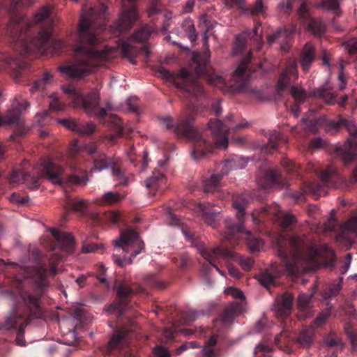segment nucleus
Wrapping results in <instances>:
<instances>
[{"label":"nucleus","mask_w":357,"mask_h":357,"mask_svg":"<svg viewBox=\"0 0 357 357\" xmlns=\"http://www.w3.org/2000/svg\"><path fill=\"white\" fill-rule=\"evenodd\" d=\"M58 123L63 126L67 129L76 133L79 121L73 119H63L57 120Z\"/></svg>","instance_id":"nucleus-51"},{"label":"nucleus","mask_w":357,"mask_h":357,"mask_svg":"<svg viewBox=\"0 0 357 357\" xmlns=\"http://www.w3.org/2000/svg\"><path fill=\"white\" fill-rule=\"evenodd\" d=\"M314 59V47L311 43H307L301 54V64L304 72H308Z\"/></svg>","instance_id":"nucleus-23"},{"label":"nucleus","mask_w":357,"mask_h":357,"mask_svg":"<svg viewBox=\"0 0 357 357\" xmlns=\"http://www.w3.org/2000/svg\"><path fill=\"white\" fill-rule=\"evenodd\" d=\"M105 11L104 5H100L98 9L87 7L82 9L76 33L74 63L59 67L63 75L73 79H81L114 58L116 52L115 47H106L98 52L91 47L102 41L100 33L105 29L102 20Z\"/></svg>","instance_id":"nucleus-1"},{"label":"nucleus","mask_w":357,"mask_h":357,"mask_svg":"<svg viewBox=\"0 0 357 357\" xmlns=\"http://www.w3.org/2000/svg\"><path fill=\"white\" fill-rule=\"evenodd\" d=\"M50 231L57 240L59 245L68 252H72L75 247V239L70 234L62 233L56 229L51 228Z\"/></svg>","instance_id":"nucleus-21"},{"label":"nucleus","mask_w":357,"mask_h":357,"mask_svg":"<svg viewBox=\"0 0 357 357\" xmlns=\"http://www.w3.org/2000/svg\"><path fill=\"white\" fill-rule=\"evenodd\" d=\"M247 163L248 160L245 158L236 157L235 158L227 160L223 166L230 169H238L245 167Z\"/></svg>","instance_id":"nucleus-41"},{"label":"nucleus","mask_w":357,"mask_h":357,"mask_svg":"<svg viewBox=\"0 0 357 357\" xmlns=\"http://www.w3.org/2000/svg\"><path fill=\"white\" fill-rule=\"evenodd\" d=\"M281 135L280 132L276 130H273L269 134L268 137V146L271 149H276L277 143L280 139Z\"/></svg>","instance_id":"nucleus-57"},{"label":"nucleus","mask_w":357,"mask_h":357,"mask_svg":"<svg viewBox=\"0 0 357 357\" xmlns=\"http://www.w3.org/2000/svg\"><path fill=\"white\" fill-rule=\"evenodd\" d=\"M346 333L350 340L353 349L357 351V333L353 331L347 330Z\"/></svg>","instance_id":"nucleus-63"},{"label":"nucleus","mask_w":357,"mask_h":357,"mask_svg":"<svg viewBox=\"0 0 357 357\" xmlns=\"http://www.w3.org/2000/svg\"><path fill=\"white\" fill-rule=\"evenodd\" d=\"M130 330L121 328L115 331L109 342V349L110 350L115 349L121 345L123 341L127 338Z\"/></svg>","instance_id":"nucleus-28"},{"label":"nucleus","mask_w":357,"mask_h":357,"mask_svg":"<svg viewBox=\"0 0 357 357\" xmlns=\"http://www.w3.org/2000/svg\"><path fill=\"white\" fill-rule=\"evenodd\" d=\"M207 82L209 84L213 86H220L224 84L225 81L222 76L217 75H211L207 79Z\"/></svg>","instance_id":"nucleus-59"},{"label":"nucleus","mask_w":357,"mask_h":357,"mask_svg":"<svg viewBox=\"0 0 357 357\" xmlns=\"http://www.w3.org/2000/svg\"><path fill=\"white\" fill-rule=\"evenodd\" d=\"M289 76H294L295 79L298 77L296 70V61L294 59H289L287 61L286 69L280 75L277 82V89L279 91L285 89L290 82Z\"/></svg>","instance_id":"nucleus-18"},{"label":"nucleus","mask_w":357,"mask_h":357,"mask_svg":"<svg viewBox=\"0 0 357 357\" xmlns=\"http://www.w3.org/2000/svg\"><path fill=\"white\" fill-rule=\"evenodd\" d=\"M295 31L296 26H293L290 30L280 29L268 38V42L271 45L275 42H281L283 39H288Z\"/></svg>","instance_id":"nucleus-32"},{"label":"nucleus","mask_w":357,"mask_h":357,"mask_svg":"<svg viewBox=\"0 0 357 357\" xmlns=\"http://www.w3.org/2000/svg\"><path fill=\"white\" fill-rule=\"evenodd\" d=\"M112 175L114 176V181L116 182V185L120 186L128 185L129 181L133 179L132 175H126L122 169L118 165L113 167L112 170Z\"/></svg>","instance_id":"nucleus-30"},{"label":"nucleus","mask_w":357,"mask_h":357,"mask_svg":"<svg viewBox=\"0 0 357 357\" xmlns=\"http://www.w3.org/2000/svg\"><path fill=\"white\" fill-rule=\"evenodd\" d=\"M52 77V75L50 73H46L44 75L43 79L36 81L33 83L31 91L33 93L35 91L40 90L43 88L44 83H48Z\"/></svg>","instance_id":"nucleus-56"},{"label":"nucleus","mask_w":357,"mask_h":357,"mask_svg":"<svg viewBox=\"0 0 357 357\" xmlns=\"http://www.w3.org/2000/svg\"><path fill=\"white\" fill-rule=\"evenodd\" d=\"M245 204L246 203L245 200L240 202L236 199L234 201L233 206L237 211L236 218L238 222L237 224L233 223L231 218H227L225 220L226 231L224 236V240L231 239V238L236 233L245 234L248 236L246 239L248 241V248L252 252H255L259 250L260 248L262 246V243L259 239L250 238L251 231L245 229L244 227L243 218L245 213Z\"/></svg>","instance_id":"nucleus-7"},{"label":"nucleus","mask_w":357,"mask_h":357,"mask_svg":"<svg viewBox=\"0 0 357 357\" xmlns=\"http://www.w3.org/2000/svg\"><path fill=\"white\" fill-rule=\"evenodd\" d=\"M275 243L279 248L278 255L291 274L300 271V263L303 271H312L321 266L322 258L334 257L333 251L326 245L319 249L314 246L308 248L310 241L304 236L295 235L287 238L280 235Z\"/></svg>","instance_id":"nucleus-3"},{"label":"nucleus","mask_w":357,"mask_h":357,"mask_svg":"<svg viewBox=\"0 0 357 357\" xmlns=\"http://www.w3.org/2000/svg\"><path fill=\"white\" fill-rule=\"evenodd\" d=\"M340 282L337 284L331 287L324 294V298L326 300L331 299L332 297L336 296L340 291L342 288L341 282L342 278H340Z\"/></svg>","instance_id":"nucleus-52"},{"label":"nucleus","mask_w":357,"mask_h":357,"mask_svg":"<svg viewBox=\"0 0 357 357\" xmlns=\"http://www.w3.org/2000/svg\"><path fill=\"white\" fill-rule=\"evenodd\" d=\"M326 121L324 116H321L317 119L309 120L305 118L302 119V123L303 124V129L309 132H316L319 127L321 126Z\"/></svg>","instance_id":"nucleus-33"},{"label":"nucleus","mask_w":357,"mask_h":357,"mask_svg":"<svg viewBox=\"0 0 357 357\" xmlns=\"http://www.w3.org/2000/svg\"><path fill=\"white\" fill-rule=\"evenodd\" d=\"M244 301L233 302L230 303L225 310L221 320L223 324H229L234 319L241 314L244 311Z\"/></svg>","instance_id":"nucleus-19"},{"label":"nucleus","mask_w":357,"mask_h":357,"mask_svg":"<svg viewBox=\"0 0 357 357\" xmlns=\"http://www.w3.org/2000/svg\"><path fill=\"white\" fill-rule=\"evenodd\" d=\"M39 298L27 292L20 294V301L15 306L13 312L6 319L3 325L0 328L6 330L13 329L17 325L22 324L29 317H38L40 314Z\"/></svg>","instance_id":"nucleus-5"},{"label":"nucleus","mask_w":357,"mask_h":357,"mask_svg":"<svg viewBox=\"0 0 357 357\" xmlns=\"http://www.w3.org/2000/svg\"><path fill=\"white\" fill-rule=\"evenodd\" d=\"M40 176L47 178L54 184H60L62 181L63 169L61 167L50 160H44L37 167Z\"/></svg>","instance_id":"nucleus-14"},{"label":"nucleus","mask_w":357,"mask_h":357,"mask_svg":"<svg viewBox=\"0 0 357 357\" xmlns=\"http://www.w3.org/2000/svg\"><path fill=\"white\" fill-rule=\"evenodd\" d=\"M193 118L191 116L183 119L176 126L178 133L185 138L195 142L192 155L195 160L204 158L206 153L211 151V146L202 138L197 130L192 125Z\"/></svg>","instance_id":"nucleus-8"},{"label":"nucleus","mask_w":357,"mask_h":357,"mask_svg":"<svg viewBox=\"0 0 357 357\" xmlns=\"http://www.w3.org/2000/svg\"><path fill=\"white\" fill-rule=\"evenodd\" d=\"M125 307L122 303H114L107 309V311L110 313H116L118 317H120L123 315Z\"/></svg>","instance_id":"nucleus-60"},{"label":"nucleus","mask_w":357,"mask_h":357,"mask_svg":"<svg viewBox=\"0 0 357 357\" xmlns=\"http://www.w3.org/2000/svg\"><path fill=\"white\" fill-rule=\"evenodd\" d=\"M162 15L163 17V22L162 24V32L165 36V39L172 42L173 44L178 45L181 49L183 50L185 52H189L190 49L188 47H184L181 44L176 43L174 41L171 40V36L169 35V29L172 24V13L168 10H165L162 12Z\"/></svg>","instance_id":"nucleus-24"},{"label":"nucleus","mask_w":357,"mask_h":357,"mask_svg":"<svg viewBox=\"0 0 357 357\" xmlns=\"http://www.w3.org/2000/svg\"><path fill=\"white\" fill-rule=\"evenodd\" d=\"M346 47L350 54L357 53V41L356 40L353 39L347 42Z\"/></svg>","instance_id":"nucleus-64"},{"label":"nucleus","mask_w":357,"mask_h":357,"mask_svg":"<svg viewBox=\"0 0 357 357\" xmlns=\"http://www.w3.org/2000/svg\"><path fill=\"white\" fill-rule=\"evenodd\" d=\"M203 311H195L190 310L188 312V314L184 317V324H188L190 322L193 321L195 319H197L200 314H203Z\"/></svg>","instance_id":"nucleus-62"},{"label":"nucleus","mask_w":357,"mask_h":357,"mask_svg":"<svg viewBox=\"0 0 357 357\" xmlns=\"http://www.w3.org/2000/svg\"><path fill=\"white\" fill-rule=\"evenodd\" d=\"M112 121L114 123L116 134L115 135H109L106 137V138L109 142H113L117 136H119L122 132V124L121 121L116 116H111Z\"/></svg>","instance_id":"nucleus-50"},{"label":"nucleus","mask_w":357,"mask_h":357,"mask_svg":"<svg viewBox=\"0 0 357 357\" xmlns=\"http://www.w3.org/2000/svg\"><path fill=\"white\" fill-rule=\"evenodd\" d=\"M245 13L250 14L251 15H257L264 13V8L262 0H257L255 3L244 10Z\"/></svg>","instance_id":"nucleus-47"},{"label":"nucleus","mask_w":357,"mask_h":357,"mask_svg":"<svg viewBox=\"0 0 357 357\" xmlns=\"http://www.w3.org/2000/svg\"><path fill=\"white\" fill-rule=\"evenodd\" d=\"M290 93L297 103L303 102L307 98V94L303 88L292 86L289 89Z\"/></svg>","instance_id":"nucleus-43"},{"label":"nucleus","mask_w":357,"mask_h":357,"mask_svg":"<svg viewBox=\"0 0 357 357\" xmlns=\"http://www.w3.org/2000/svg\"><path fill=\"white\" fill-rule=\"evenodd\" d=\"M294 298L293 294L285 293L276 301L274 307L278 316H287L291 313Z\"/></svg>","instance_id":"nucleus-20"},{"label":"nucleus","mask_w":357,"mask_h":357,"mask_svg":"<svg viewBox=\"0 0 357 357\" xmlns=\"http://www.w3.org/2000/svg\"><path fill=\"white\" fill-rule=\"evenodd\" d=\"M138 18L136 8L132 6L128 10H123L117 22L110 26V30L114 34H117L123 31L129 29Z\"/></svg>","instance_id":"nucleus-16"},{"label":"nucleus","mask_w":357,"mask_h":357,"mask_svg":"<svg viewBox=\"0 0 357 357\" xmlns=\"http://www.w3.org/2000/svg\"><path fill=\"white\" fill-rule=\"evenodd\" d=\"M324 344L330 347H339L341 349L344 347L342 341L335 333H330L324 337Z\"/></svg>","instance_id":"nucleus-45"},{"label":"nucleus","mask_w":357,"mask_h":357,"mask_svg":"<svg viewBox=\"0 0 357 357\" xmlns=\"http://www.w3.org/2000/svg\"><path fill=\"white\" fill-rule=\"evenodd\" d=\"M117 291L118 296L121 299L127 298L134 292V291L126 282H123L119 285Z\"/></svg>","instance_id":"nucleus-54"},{"label":"nucleus","mask_w":357,"mask_h":357,"mask_svg":"<svg viewBox=\"0 0 357 357\" xmlns=\"http://www.w3.org/2000/svg\"><path fill=\"white\" fill-rule=\"evenodd\" d=\"M342 229L357 234V214L344 223Z\"/></svg>","instance_id":"nucleus-53"},{"label":"nucleus","mask_w":357,"mask_h":357,"mask_svg":"<svg viewBox=\"0 0 357 357\" xmlns=\"http://www.w3.org/2000/svg\"><path fill=\"white\" fill-rule=\"evenodd\" d=\"M225 293L227 295H231L234 298L244 299L245 298L243 291L234 287H229L226 289L225 290Z\"/></svg>","instance_id":"nucleus-61"},{"label":"nucleus","mask_w":357,"mask_h":357,"mask_svg":"<svg viewBox=\"0 0 357 357\" xmlns=\"http://www.w3.org/2000/svg\"><path fill=\"white\" fill-rule=\"evenodd\" d=\"M342 0H322L319 7L329 11L335 12L337 15L341 13L340 5Z\"/></svg>","instance_id":"nucleus-39"},{"label":"nucleus","mask_w":357,"mask_h":357,"mask_svg":"<svg viewBox=\"0 0 357 357\" xmlns=\"http://www.w3.org/2000/svg\"><path fill=\"white\" fill-rule=\"evenodd\" d=\"M50 109L53 111H63L66 105L59 100L56 93H52L50 96Z\"/></svg>","instance_id":"nucleus-48"},{"label":"nucleus","mask_w":357,"mask_h":357,"mask_svg":"<svg viewBox=\"0 0 357 357\" xmlns=\"http://www.w3.org/2000/svg\"><path fill=\"white\" fill-rule=\"evenodd\" d=\"M320 180L321 183H311L309 186L310 191L317 198L327 194L325 188L347 187L346 181L337 174L336 169L333 167H328L321 173Z\"/></svg>","instance_id":"nucleus-10"},{"label":"nucleus","mask_w":357,"mask_h":357,"mask_svg":"<svg viewBox=\"0 0 357 357\" xmlns=\"http://www.w3.org/2000/svg\"><path fill=\"white\" fill-rule=\"evenodd\" d=\"M213 205L211 203H208L206 205L199 204L197 206V211L204 222L215 228L218 225L216 215L220 213V211L213 209Z\"/></svg>","instance_id":"nucleus-17"},{"label":"nucleus","mask_w":357,"mask_h":357,"mask_svg":"<svg viewBox=\"0 0 357 357\" xmlns=\"http://www.w3.org/2000/svg\"><path fill=\"white\" fill-rule=\"evenodd\" d=\"M317 286L314 285L313 290L310 294L302 293L298 297V306L299 309L302 311H305L307 310L309 306L310 301L311 298L314 296L316 291Z\"/></svg>","instance_id":"nucleus-40"},{"label":"nucleus","mask_w":357,"mask_h":357,"mask_svg":"<svg viewBox=\"0 0 357 357\" xmlns=\"http://www.w3.org/2000/svg\"><path fill=\"white\" fill-rule=\"evenodd\" d=\"M342 126H344L350 134V137L347 139L349 151L344 154L343 158L346 161L357 159V126L352 120H347L341 116L337 121H331L326 125V130L336 132Z\"/></svg>","instance_id":"nucleus-9"},{"label":"nucleus","mask_w":357,"mask_h":357,"mask_svg":"<svg viewBox=\"0 0 357 357\" xmlns=\"http://www.w3.org/2000/svg\"><path fill=\"white\" fill-rule=\"evenodd\" d=\"M48 271L45 266L40 265L34 268L33 277L37 278L36 282L40 285H45V281L47 277Z\"/></svg>","instance_id":"nucleus-44"},{"label":"nucleus","mask_w":357,"mask_h":357,"mask_svg":"<svg viewBox=\"0 0 357 357\" xmlns=\"http://www.w3.org/2000/svg\"><path fill=\"white\" fill-rule=\"evenodd\" d=\"M278 176L279 174L277 171L274 169H268L265 173V179L266 183L263 184L259 181L258 184L261 188L268 189L277 183Z\"/></svg>","instance_id":"nucleus-38"},{"label":"nucleus","mask_w":357,"mask_h":357,"mask_svg":"<svg viewBox=\"0 0 357 357\" xmlns=\"http://www.w3.org/2000/svg\"><path fill=\"white\" fill-rule=\"evenodd\" d=\"M10 1L9 12L10 13V17L8 25V31L10 34L14 35V36L18 33L21 35L22 32H26L27 29L33 24L43 22L45 25V27L39 33L37 38L31 39L29 43L26 42L24 44L26 52H40L43 54H53L54 51H61L66 47L61 39L50 40L51 26L53 24L50 6H45L40 8L35 13L33 19L31 20L25 18L22 13H15V9L20 4L22 6L29 5V0H10Z\"/></svg>","instance_id":"nucleus-2"},{"label":"nucleus","mask_w":357,"mask_h":357,"mask_svg":"<svg viewBox=\"0 0 357 357\" xmlns=\"http://www.w3.org/2000/svg\"><path fill=\"white\" fill-rule=\"evenodd\" d=\"M258 281L262 286L268 288L273 283L274 278L268 273H262L258 276Z\"/></svg>","instance_id":"nucleus-55"},{"label":"nucleus","mask_w":357,"mask_h":357,"mask_svg":"<svg viewBox=\"0 0 357 357\" xmlns=\"http://www.w3.org/2000/svg\"><path fill=\"white\" fill-rule=\"evenodd\" d=\"M63 91L68 96L75 107L82 105L85 112L89 116L102 119L106 116V109L100 108V96L97 90H92L86 96L83 97L82 92L73 86H62Z\"/></svg>","instance_id":"nucleus-6"},{"label":"nucleus","mask_w":357,"mask_h":357,"mask_svg":"<svg viewBox=\"0 0 357 357\" xmlns=\"http://www.w3.org/2000/svg\"><path fill=\"white\" fill-rule=\"evenodd\" d=\"M181 28L183 29V31L185 33V35L188 36V38L191 42H195V40H197V36L196 33L195 24L191 19H185L181 23Z\"/></svg>","instance_id":"nucleus-35"},{"label":"nucleus","mask_w":357,"mask_h":357,"mask_svg":"<svg viewBox=\"0 0 357 357\" xmlns=\"http://www.w3.org/2000/svg\"><path fill=\"white\" fill-rule=\"evenodd\" d=\"M139 52V49L129 44L128 40L123 42L121 45L122 56L127 59L133 65L136 64L135 58L138 56Z\"/></svg>","instance_id":"nucleus-27"},{"label":"nucleus","mask_w":357,"mask_h":357,"mask_svg":"<svg viewBox=\"0 0 357 357\" xmlns=\"http://www.w3.org/2000/svg\"><path fill=\"white\" fill-rule=\"evenodd\" d=\"M276 216L282 227H287L295 222V217L288 213H278Z\"/></svg>","instance_id":"nucleus-46"},{"label":"nucleus","mask_w":357,"mask_h":357,"mask_svg":"<svg viewBox=\"0 0 357 357\" xmlns=\"http://www.w3.org/2000/svg\"><path fill=\"white\" fill-rule=\"evenodd\" d=\"M208 128L214 135V143L216 147L225 149L228 146V132L230 128L218 119L211 120Z\"/></svg>","instance_id":"nucleus-15"},{"label":"nucleus","mask_w":357,"mask_h":357,"mask_svg":"<svg viewBox=\"0 0 357 357\" xmlns=\"http://www.w3.org/2000/svg\"><path fill=\"white\" fill-rule=\"evenodd\" d=\"M252 57L250 52L240 62L236 68L232 77L231 84V91L233 93L238 91H248V81L250 73L248 71V63Z\"/></svg>","instance_id":"nucleus-11"},{"label":"nucleus","mask_w":357,"mask_h":357,"mask_svg":"<svg viewBox=\"0 0 357 357\" xmlns=\"http://www.w3.org/2000/svg\"><path fill=\"white\" fill-rule=\"evenodd\" d=\"M96 130V125L91 122H82L79 121L76 133L80 135H90L93 134Z\"/></svg>","instance_id":"nucleus-37"},{"label":"nucleus","mask_w":357,"mask_h":357,"mask_svg":"<svg viewBox=\"0 0 357 357\" xmlns=\"http://www.w3.org/2000/svg\"><path fill=\"white\" fill-rule=\"evenodd\" d=\"M114 252L112 255L114 263L121 268L132 264L133 259L144 248V242L137 231L132 229L121 232L119 238L113 241Z\"/></svg>","instance_id":"nucleus-4"},{"label":"nucleus","mask_w":357,"mask_h":357,"mask_svg":"<svg viewBox=\"0 0 357 357\" xmlns=\"http://www.w3.org/2000/svg\"><path fill=\"white\" fill-rule=\"evenodd\" d=\"M124 198L120 194L112 191L105 192L101 197L97 198L95 202L97 204H112L121 202Z\"/></svg>","instance_id":"nucleus-31"},{"label":"nucleus","mask_w":357,"mask_h":357,"mask_svg":"<svg viewBox=\"0 0 357 357\" xmlns=\"http://www.w3.org/2000/svg\"><path fill=\"white\" fill-rule=\"evenodd\" d=\"M182 231L188 241L191 242L195 246H197L198 252L199 254L208 262H209V264L213 266L220 275H224L223 272L214 264L213 261L220 256L223 257L224 258H230L233 257L234 252L227 249L223 248L222 246H217L208 250L202 245H197L195 244L194 238L189 232L184 230Z\"/></svg>","instance_id":"nucleus-12"},{"label":"nucleus","mask_w":357,"mask_h":357,"mask_svg":"<svg viewBox=\"0 0 357 357\" xmlns=\"http://www.w3.org/2000/svg\"><path fill=\"white\" fill-rule=\"evenodd\" d=\"M222 176L212 175L204 181V189L206 192H214L220 187V181Z\"/></svg>","instance_id":"nucleus-34"},{"label":"nucleus","mask_w":357,"mask_h":357,"mask_svg":"<svg viewBox=\"0 0 357 357\" xmlns=\"http://www.w3.org/2000/svg\"><path fill=\"white\" fill-rule=\"evenodd\" d=\"M314 336V326L303 328L298 335L296 342L303 348H310L313 344Z\"/></svg>","instance_id":"nucleus-25"},{"label":"nucleus","mask_w":357,"mask_h":357,"mask_svg":"<svg viewBox=\"0 0 357 357\" xmlns=\"http://www.w3.org/2000/svg\"><path fill=\"white\" fill-rule=\"evenodd\" d=\"M312 96L321 98L326 104L334 105L336 102V98L337 94L332 92L328 82L327 81L324 85L314 90L312 94Z\"/></svg>","instance_id":"nucleus-22"},{"label":"nucleus","mask_w":357,"mask_h":357,"mask_svg":"<svg viewBox=\"0 0 357 357\" xmlns=\"http://www.w3.org/2000/svg\"><path fill=\"white\" fill-rule=\"evenodd\" d=\"M331 314V310H328L319 314V315L314 321V326L319 327L322 326L328 319Z\"/></svg>","instance_id":"nucleus-58"},{"label":"nucleus","mask_w":357,"mask_h":357,"mask_svg":"<svg viewBox=\"0 0 357 357\" xmlns=\"http://www.w3.org/2000/svg\"><path fill=\"white\" fill-rule=\"evenodd\" d=\"M116 165L112 158L107 157L104 153H101L94 160L93 169L100 172L111 168L112 170L113 167Z\"/></svg>","instance_id":"nucleus-29"},{"label":"nucleus","mask_w":357,"mask_h":357,"mask_svg":"<svg viewBox=\"0 0 357 357\" xmlns=\"http://www.w3.org/2000/svg\"><path fill=\"white\" fill-rule=\"evenodd\" d=\"M307 29L314 34V35H321L325 31L324 24L322 22L315 20L314 18H311L309 20V23L307 25Z\"/></svg>","instance_id":"nucleus-42"},{"label":"nucleus","mask_w":357,"mask_h":357,"mask_svg":"<svg viewBox=\"0 0 357 357\" xmlns=\"http://www.w3.org/2000/svg\"><path fill=\"white\" fill-rule=\"evenodd\" d=\"M151 34V30L149 27H143L135 32L129 38V40H132L135 43H142L148 40Z\"/></svg>","instance_id":"nucleus-36"},{"label":"nucleus","mask_w":357,"mask_h":357,"mask_svg":"<svg viewBox=\"0 0 357 357\" xmlns=\"http://www.w3.org/2000/svg\"><path fill=\"white\" fill-rule=\"evenodd\" d=\"M247 33H243L242 34L238 35L236 38L235 45L233 49V53L234 54H237L240 53L245 47V36Z\"/></svg>","instance_id":"nucleus-49"},{"label":"nucleus","mask_w":357,"mask_h":357,"mask_svg":"<svg viewBox=\"0 0 357 357\" xmlns=\"http://www.w3.org/2000/svg\"><path fill=\"white\" fill-rule=\"evenodd\" d=\"M64 208L66 210L70 209L73 212L84 214L88 208V202L84 199H77L68 197Z\"/></svg>","instance_id":"nucleus-26"},{"label":"nucleus","mask_w":357,"mask_h":357,"mask_svg":"<svg viewBox=\"0 0 357 357\" xmlns=\"http://www.w3.org/2000/svg\"><path fill=\"white\" fill-rule=\"evenodd\" d=\"M189 72L186 69H181L178 75L184 79L182 83L176 84L177 88L182 89L183 91L188 93L192 98L196 99H202L206 97L205 91L201 84L195 79H187Z\"/></svg>","instance_id":"nucleus-13"}]
</instances>
